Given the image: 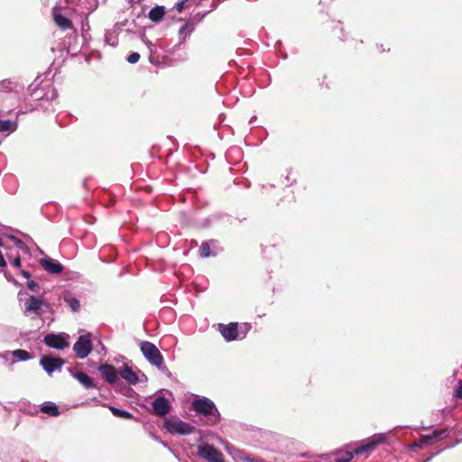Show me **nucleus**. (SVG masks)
<instances>
[{
    "label": "nucleus",
    "instance_id": "obj_5",
    "mask_svg": "<svg viewBox=\"0 0 462 462\" xmlns=\"http://www.w3.org/2000/svg\"><path fill=\"white\" fill-rule=\"evenodd\" d=\"M45 300L42 297L30 296L24 303L23 313L29 317L32 314L41 316Z\"/></svg>",
    "mask_w": 462,
    "mask_h": 462
},
{
    "label": "nucleus",
    "instance_id": "obj_16",
    "mask_svg": "<svg viewBox=\"0 0 462 462\" xmlns=\"http://www.w3.org/2000/svg\"><path fill=\"white\" fill-rule=\"evenodd\" d=\"M385 440V437L383 435L374 436L373 439L369 441L366 445L356 449V453H361L365 450L374 449L378 444L383 443Z\"/></svg>",
    "mask_w": 462,
    "mask_h": 462
},
{
    "label": "nucleus",
    "instance_id": "obj_30",
    "mask_svg": "<svg viewBox=\"0 0 462 462\" xmlns=\"http://www.w3.org/2000/svg\"><path fill=\"white\" fill-rule=\"evenodd\" d=\"M353 456L350 453L346 454V457L344 458H339L338 462H348L352 459Z\"/></svg>",
    "mask_w": 462,
    "mask_h": 462
},
{
    "label": "nucleus",
    "instance_id": "obj_36",
    "mask_svg": "<svg viewBox=\"0 0 462 462\" xmlns=\"http://www.w3.org/2000/svg\"><path fill=\"white\" fill-rule=\"evenodd\" d=\"M4 245L3 240L0 238V247Z\"/></svg>",
    "mask_w": 462,
    "mask_h": 462
},
{
    "label": "nucleus",
    "instance_id": "obj_20",
    "mask_svg": "<svg viewBox=\"0 0 462 462\" xmlns=\"http://www.w3.org/2000/svg\"><path fill=\"white\" fill-rule=\"evenodd\" d=\"M152 412L158 416H164L171 411V406H152Z\"/></svg>",
    "mask_w": 462,
    "mask_h": 462
},
{
    "label": "nucleus",
    "instance_id": "obj_2",
    "mask_svg": "<svg viewBox=\"0 0 462 462\" xmlns=\"http://www.w3.org/2000/svg\"><path fill=\"white\" fill-rule=\"evenodd\" d=\"M141 351L152 365L159 368L162 366L163 356L154 344L149 341L142 342Z\"/></svg>",
    "mask_w": 462,
    "mask_h": 462
},
{
    "label": "nucleus",
    "instance_id": "obj_27",
    "mask_svg": "<svg viewBox=\"0 0 462 462\" xmlns=\"http://www.w3.org/2000/svg\"><path fill=\"white\" fill-rule=\"evenodd\" d=\"M140 60V54L138 52H133L127 57V61L129 63H136Z\"/></svg>",
    "mask_w": 462,
    "mask_h": 462
},
{
    "label": "nucleus",
    "instance_id": "obj_13",
    "mask_svg": "<svg viewBox=\"0 0 462 462\" xmlns=\"http://www.w3.org/2000/svg\"><path fill=\"white\" fill-rule=\"evenodd\" d=\"M98 370L103 379L107 383H115L118 381L119 371H117L113 365L108 364L101 365Z\"/></svg>",
    "mask_w": 462,
    "mask_h": 462
},
{
    "label": "nucleus",
    "instance_id": "obj_21",
    "mask_svg": "<svg viewBox=\"0 0 462 462\" xmlns=\"http://www.w3.org/2000/svg\"><path fill=\"white\" fill-rule=\"evenodd\" d=\"M189 404H214L209 399L206 397L199 398V396H192V399L189 400Z\"/></svg>",
    "mask_w": 462,
    "mask_h": 462
},
{
    "label": "nucleus",
    "instance_id": "obj_4",
    "mask_svg": "<svg viewBox=\"0 0 462 462\" xmlns=\"http://www.w3.org/2000/svg\"><path fill=\"white\" fill-rule=\"evenodd\" d=\"M199 416H203V423L215 424L218 421L219 413L217 406H191ZM202 420V419H200Z\"/></svg>",
    "mask_w": 462,
    "mask_h": 462
},
{
    "label": "nucleus",
    "instance_id": "obj_15",
    "mask_svg": "<svg viewBox=\"0 0 462 462\" xmlns=\"http://www.w3.org/2000/svg\"><path fill=\"white\" fill-rule=\"evenodd\" d=\"M165 15L164 6L157 5L152 8L148 14V18L153 23H159Z\"/></svg>",
    "mask_w": 462,
    "mask_h": 462
},
{
    "label": "nucleus",
    "instance_id": "obj_35",
    "mask_svg": "<svg viewBox=\"0 0 462 462\" xmlns=\"http://www.w3.org/2000/svg\"><path fill=\"white\" fill-rule=\"evenodd\" d=\"M245 327L246 330L250 328V325L249 324H245Z\"/></svg>",
    "mask_w": 462,
    "mask_h": 462
},
{
    "label": "nucleus",
    "instance_id": "obj_3",
    "mask_svg": "<svg viewBox=\"0 0 462 462\" xmlns=\"http://www.w3.org/2000/svg\"><path fill=\"white\" fill-rule=\"evenodd\" d=\"M93 349L92 340L89 334L80 335L73 346V351L80 359L86 358Z\"/></svg>",
    "mask_w": 462,
    "mask_h": 462
},
{
    "label": "nucleus",
    "instance_id": "obj_14",
    "mask_svg": "<svg viewBox=\"0 0 462 462\" xmlns=\"http://www.w3.org/2000/svg\"><path fill=\"white\" fill-rule=\"evenodd\" d=\"M119 374L129 384H135L139 380L137 374L127 365H124V366L120 368Z\"/></svg>",
    "mask_w": 462,
    "mask_h": 462
},
{
    "label": "nucleus",
    "instance_id": "obj_29",
    "mask_svg": "<svg viewBox=\"0 0 462 462\" xmlns=\"http://www.w3.org/2000/svg\"><path fill=\"white\" fill-rule=\"evenodd\" d=\"M454 396L462 399V381H459L457 387L454 390Z\"/></svg>",
    "mask_w": 462,
    "mask_h": 462
},
{
    "label": "nucleus",
    "instance_id": "obj_32",
    "mask_svg": "<svg viewBox=\"0 0 462 462\" xmlns=\"http://www.w3.org/2000/svg\"><path fill=\"white\" fill-rule=\"evenodd\" d=\"M13 264L16 267H20L21 266V259L19 256L15 257L13 261Z\"/></svg>",
    "mask_w": 462,
    "mask_h": 462
},
{
    "label": "nucleus",
    "instance_id": "obj_12",
    "mask_svg": "<svg viewBox=\"0 0 462 462\" xmlns=\"http://www.w3.org/2000/svg\"><path fill=\"white\" fill-rule=\"evenodd\" d=\"M40 263L47 273L51 274H60L64 269L61 263L51 257L42 258Z\"/></svg>",
    "mask_w": 462,
    "mask_h": 462
},
{
    "label": "nucleus",
    "instance_id": "obj_25",
    "mask_svg": "<svg viewBox=\"0 0 462 462\" xmlns=\"http://www.w3.org/2000/svg\"><path fill=\"white\" fill-rule=\"evenodd\" d=\"M27 288L32 291L37 292L40 290V285L32 280L27 282Z\"/></svg>",
    "mask_w": 462,
    "mask_h": 462
},
{
    "label": "nucleus",
    "instance_id": "obj_22",
    "mask_svg": "<svg viewBox=\"0 0 462 462\" xmlns=\"http://www.w3.org/2000/svg\"><path fill=\"white\" fill-rule=\"evenodd\" d=\"M65 301L71 308L73 311H78L79 310L80 304L79 300L74 297L65 298Z\"/></svg>",
    "mask_w": 462,
    "mask_h": 462
},
{
    "label": "nucleus",
    "instance_id": "obj_7",
    "mask_svg": "<svg viewBox=\"0 0 462 462\" xmlns=\"http://www.w3.org/2000/svg\"><path fill=\"white\" fill-rule=\"evenodd\" d=\"M198 454L208 462H224L223 454L212 445L199 446Z\"/></svg>",
    "mask_w": 462,
    "mask_h": 462
},
{
    "label": "nucleus",
    "instance_id": "obj_38",
    "mask_svg": "<svg viewBox=\"0 0 462 462\" xmlns=\"http://www.w3.org/2000/svg\"><path fill=\"white\" fill-rule=\"evenodd\" d=\"M340 31H343V27L341 25H338Z\"/></svg>",
    "mask_w": 462,
    "mask_h": 462
},
{
    "label": "nucleus",
    "instance_id": "obj_37",
    "mask_svg": "<svg viewBox=\"0 0 462 462\" xmlns=\"http://www.w3.org/2000/svg\"><path fill=\"white\" fill-rule=\"evenodd\" d=\"M44 404H51V405H53L54 403H53V402H45Z\"/></svg>",
    "mask_w": 462,
    "mask_h": 462
},
{
    "label": "nucleus",
    "instance_id": "obj_10",
    "mask_svg": "<svg viewBox=\"0 0 462 462\" xmlns=\"http://www.w3.org/2000/svg\"><path fill=\"white\" fill-rule=\"evenodd\" d=\"M44 343L51 348L64 349L69 346V342L61 334H47L44 337Z\"/></svg>",
    "mask_w": 462,
    "mask_h": 462
},
{
    "label": "nucleus",
    "instance_id": "obj_11",
    "mask_svg": "<svg viewBox=\"0 0 462 462\" xmlns=\"http://www.w3.org/2000/svg\"><path fill=\"white\" fill-rule=\"evenodd\" d=\"M448 436V430H434L431 434L429 435H422L419 442L417 443V446L420 448H422L425 445L433 444L437 442L439 439H444Z\"/></svg>",
    "mask_w": 462,
    "mask_h": 462
},
{
    "label": "nucleus",
    "instance_id": "obj_33",
    "mask_svg": "<svg viewBox=\"0 0 462 462\" xmlns=\"http://www.w3.org/2000/svg\"><path fill=\"white\" fill-rule=\"evenodd\" d=\"M21 273L23 277H25L27 279H29L31 277V273L28 271L23 270Z\"/></svg>",
    "mask_w": 462,
    "mask_h": 462
},
{
    "label": "nucleus",
    "instance_id": "obj_6",
    "mask_svg": "<svg viewBox=\"0 0 462 462\" xmlns=\"http://www.w3.org/2000/svg\"><path fill=\"white\" fill-rule=\"evenodd\" d=\"M65 364V360L54 356L52 355H44L40 360V365L43 370L48 374H51L54 371L59 370Z\"/></svg>",
    "mask_w": 462,
    "mask_h": 462
},
{
    "label": "nucleus",
    "instance_id": "obj_24",
    "mask_svg": "<svg viewBox=\"0 0 462 462\" xmlns=\"http://www.w3.org/2000/svg\"><path fill=\"white\" fill-rule=\"evenodd\" d=\"M109 408H110L111 411L113 412V414L116 416L125 418V419H128L131 417V414L129 412L121 411L115 406H109Z\"/></svg>",
    "mask_w": 462,
    "mask_h": 462
},
{
    "label": "nucleus",
    "instance_id": "obj_8",
    "mask_svg": "<svg viewBox=\"0 0 462 462\" xmlns=\"http://www.w3.org/2000/svg\"><path fill=\"white\" fill-rule=\"evenodd\" d=\"M61 7L55 5L51 8V15L53 22L60 30L73 29V23L70 19L61 14Z\"/></svg>",
    "mask_w": 462,
    "mask_h": 462
},
{
    "label": "nucleus",
    "instance_id": "obj_26",
    "mask_svg": "<svg viewBox=\"0 0 462 462\" xmlns=\"http://www.w3.org/2000/svg\"><path fill=\"white\" fill-rule=\"evenodd\" d=\"M150 404H169V401L163 396H157Z\"/></svg>",
    "mask_w": 462,
    "mask_h": 462
},
{
    "label": "nucleus",
    "instance_id": "obj_9",
    "mask_svg": "<svg viewBox=\"0 0 462 462\" xmlns=\"http://www.w3.org/2000/svg\"><path fill=\"white\" fill-rule=\"evenodd\" d=\"M217 330L225 338V340L230 342L237 339L238 337V323L237 322H230L226 325L223 323L217 324Z\"/></svg>",
    "mask_w": 462,
    "mask_h": 462
},
{
    "label": "nucleus",
    "instance_id": "obj_18",
    "mask_svg": "<svg viewBox=\"0 0 462 462\" xmlns=\"http://www.w3.org/2000/svg\"><path fill=\"white\" fill-rule=\"evenodd\" d=\"M74 377L86 388H91L94 386L92 379L84 372H77Z\"/></svg>",
    "mask_w": 462,
    "mask_h": 462
},
{
    "label": "nucleus",
    "instance_id": "obj_23",
    "mask_svg": "<svg viewBox=\"0 0 462 462\" xmlns=\"http://www.w3.org/2000/svg\"><path fill=\"white\" fill-rule=\"evenodd\" d=\"M199 254L201 257H208L211 254L209 242H203L199 247Z\"/></svg>",
    "mask_w": 462,
    "mask_h": 462
},
{
    "label": "nucleus",
    "instance_id": "obj_19",
    "mask_svg": "<svg viewBox=\"0 0 462 462\" xmlns=\"http://www.w3.org/2000/svg\"><path fill=\"white\" fill-rule=\"evenodd\" d=\"M13 356L21 361H26L32 358L30 353L23 349H16L13 351Z\"/></svg>",
    "mask_w": 462,
    "mask_h": 462
},
{
    "label": "nucleus",
    "instance_id": "obj_28",
    "mask_svg": "<svg viewBox=\"0 0 462 462\" xmlns=\"http://www.w3.org/2000/svg\"><path fill=\"white\" fill-rule=\"evenodd\" d=\"M10 127H11L10 120L0 121V132L8 131V130H10Z\"/></svg>",
    "mask_w": 462,
    "mask_h": 462
},
{
    "label": "nucleus",
    "instance_id": "obj_17",
    "mask_svg": "<svg viewBox=\"0 0 462 462\" xmlns=\"http://www.w3.org/2000/svg\"><path fill=\"white\" fill-rule=\"evenodd\" d=\"M34 408V411H28V413H38V412H42V413H46L50 416H57L59 415V410H58V406H41L40 409H36V406H29V408Z\"/></svg>",
    "mask_w": 462,
    "mask_h": 462
},
{
    "label": "nucleus",
    "instance_id": "obj_34",
    "mask_svg": "<svg viewBox=\"0 0 462 462\" xmlns=\"http://www.w3.org/2000/svg\"><path fill=\"white\" fill-rule=\"evenodd\" d=\"M12 238L15 241L16 245H17L19 247H22V245H23V243L20 239H17V238H15L14 236H12Z\"/></svg>",
    "mask_w": 462,
    "mask_h": 462
},
{
    "label": "nucleus",
    "instance_id": "obj_1",
    "mask_svg": "<svg viewBox=\"0 0 462 462\" xmlns=\"http://www.w3.org/2000/svg\"><path fill=\"white\" fill-rule=\"evenodd\" d=\"M163 426L171 434L189 435L195 430L193 426L178 418L164 420Z\"/></svg>",
    "mask_w": 462,
    "mask_h": 462
},
{
    "label": "nucleus",
    "instance_id": "obj_31",
    "mask_svg": "<svg viewBox=\"0 0 462 462\" xmlns=\"http://www.w3.org/2000/svg\"><path fill=\"white\" fill-rule=\"evenodd\" d=\"M0 266L1 267H5L6 266V262H5V259L2 254V252L0 251Z\"/></svg>",
    "mask_w": 462,
    "mask_h": 462
}]
</instances>
